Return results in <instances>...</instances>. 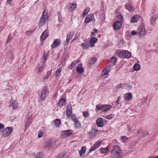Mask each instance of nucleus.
<instances>
[{
    "label": "nucleus",
    "instance_id": "4c0bfd02",
    "mask_svg": "<svg viewBox=\"0 0 158 158\" xmlns=\"http://www.w3.org/2000/svg\"><path fill=\"white\" fill-rule=\"evenodd\" d=\"M60 121L59 119H56L55 121V125L56 127H58L59 126V124H60Z\"/></svg>",
    "mask_w": 158,
    "mask_h": 158
},
{
    "label": "nucleus",
    "instance_id": "09e8293b",
    "mask_svg": "<svg viewBox=\"0 0 158 158\" xmlns=\"http://www.w3.org/2000/svg\"><path fill=\"white\" fill-rule=\"evenodd\" d=\"M116 18L118 20V21H121V20L123 19V17L122 15H119L117 16Z\"/></svg>",
    "mask_w": 158,
    "mask_h": 158
},
{
    "label": "nucleus",
    "instance_id": "0eeeda50",
    "mask_svg": "<svg viewBox=\"0 0 158 158\" xmlns=\"http://www.w3.org/2000/svg\"><path fill=\"white\" fill-rule=\"evenodd\" d=\"M72 131L71 130H67L62 131L60 135L61 138H65L70 135L72 133Z\"/></svg>",
    "mask_w": 158,
    "mask_h": 158
},
{
    "label": "nucleus",
    "instance_id": "1a4fd4ad",
    "mask_svg": "<svg viewBox=\"0 0 158 158\" xmlns=\"http://www.w3.org/2000/svg\"><path fill=\"white\" fill-rule=\"evenodd\" d=\"M102 140H99L98 141L95 143H94L89 149V152H92L98 148L102 144Z\"/></svg>",
    "mask_w": 158,
    "mask_h": 158
},
{
    "label": "nucleus",
    "instance_id": "a878e982",
    "mask_svg": "<svg viewBox=\"0 0 158 158\" xmlns=\"http://www.w3.org/2000/svg\"><path fill=\"white\" fill-rule=\"evenodd\" d=\"M125 8L130 12L133 11L134 9L130 5L127 4L125 6Z\"/></svg>",
    "mask_w": 158,
    "mask_h": 158
},
{
    "label": "nucleus",
    "instance_id": "9b49d317",
    "mask_svg": "<svg viewBox=\"0 0 158 158\" xmlns=\"http://www.w3.org/2000/svg\"><path fill=\"white\" fill-rule=\"evenodd\" d=\"M19 103L17 100H14L10 102V107L11 106L13 109H16L19 107Z\"/></svg>",
    "mask_w": 158,
    "mask_h": 158
},
{
    "label": "nucleus",
    "instance_id": "de8ad7c7",
    "mask_svg": "<svg viewBox=\"0 0 158 158\" xmlns=\"http://www.w3.org/2000/svg\"><path fill=\"white\" fill-rule=\"evenodd\" d=\"M77 63V61H73L72 62L71 65L70 66L71 69H72L73 68Z\"/></svg>",
    "mask_w": 158,
    "mask_h": 158
},
{
    "label": "nucleus",
    "instance_id": "f3484780",
    "mask_svg": "<svg viewBox=\"0 0 158 158\" xmlns=\"http://www.w3.org/2000/svg\"><path fill=\"white\" fill-rule=\"evenodd\" d=\"M60 39H56L55 40L53 43L51 45V48H54L56 47L60 44Z\"/></svg>",
    "mask_w": 158,
    "mask_h": 158
},
{
    "label": "nucleus",
    "instance_id": "c756f323",
    "mask_svg": "<svg viewBox=\"0 0 158 158\" xmlns=\"http://www.w3.org/2000/svg\"><path fill=\"white\" fill-rule=\"evenodd\" d=\"M81 47L83 49L85 50L89 48V45L88 44L85 43L82 44H81Z\"/></svg>",
    "mask_w": 158,
    "mask_h": 158
},
{
    "label": "nucleus",
    "instance_id": "37998d69",
    "mask_svg": "<svg viewBox=\"0 0 158 158\" xmlns=\"http://www.w3.org/2000/svg\"><path fill=\"white\" fill-rule=\"evenodd\" d=\"M110 61L113 64H115L116 61V58L115 57H112L110 60Z\"/></svg>",
    "mask_w": 158,
    "mask_h": 158
},
{
    "label": "nucleus",
    "instance_id": "338daca9",
    "mask_svg": "<svg viewBox=\"0 0 158 158\" xmlns=\"http://www.w3.org/2000/svg\"><path fill=\"white\" fill-rule=\"evenodd\" d=\"M73 40H72L71 42H73Z\"/></svg>",
    "mask_w": 158,
    "mask_h": 158
},
{
    "label": "nucleus",
    "instance_id": "f704fd0d",
    "mask_svg": "<svg viewBox=\"0 0 158 158\" xmlns=\"http://www.w3.org/2000/svg\"><path fill=\"white\" fill-rule=\"evenodd\" d=\"M62 68H59L56 71V72L55 76L56 77H58L60 74V72L61 71Z\"/></svg>",
    "mask_w": 158,
    "mask_h": 158
},
{
    "label": "nucleus",
    "instance_id": "412c9836",
    "mask_svg": "<svg viewBox=\"0 0 158 158\" xmlns=\"http://www.w3.org/2000/svg\"><path fill=\"white\" fill-rule=\"evenodd\" d=\"M123 98L127 100H131L132 98V94L131 93L125 94L123 95Z\"/></svg>",
    "mask_w": 158,
    "mask_h": 158
},
{
    "label": "nucleus",
    "instance_id": "c85d7f7f",
    "mask_svg": "<svg viewBox=\"0 0 158 158\" xmlns=\"http://www.w3.org/2000/svg\"><path fill=\"white\" fill-rule=\"evenodd\" d=\"M140 65L136 63L134 65L133 69L135 71H138L140 70Z\"/></svg>",
    "mask_w": 158,
    "mask_h": 158
},
{
    "label": "nucleus",
    "instance_id": "3c124183",
    "mask_svg": "<svg viewBox=\"0 0 158 158\" xmlns=\"http://www.w3.org/2000/svg\"><path fill=\"white\" fill-rule=\"evenodd\" d=\"M131 34L132 35H138V31H132L131 32Z\"/></svg>",
    "mask_w": 158,
    "mask_h": 158
},
{
    "label": "nucleus",
    "instance_id": "ddd939ff",
    "mask_svg": "<svg viewBox=\"0 0 158 158\" xmlns=\"http://www.w3.org/2000/svg\"><path fill=\"white\" fill-rule=\"evenodd\" d=\"M94 18V15L93 14H90L86 17L85 22V23H89L92 21Z\"/></svg>",
    "mask_w": 158,
    "mask_h": 158
},
{
    "label": "nucleus",
    "instance_id": "58836bf2",
    "mask_svg": "<svg viewBox=\"0 0 158 158\" xmlns=\"http://www.w3.org/2000/svg\"><path fill=\"white\" fill-rule=\"evenodd\" d=\"M132 85L131 84L129 83H127L126 85V89L128 90H129L132 89Z\"/></svg>",
    "mask_w": 158,
    "mask_h": 158
},
{
    "label": "nucleus",
    "instance_id": "b1692460",
    "mask_svg": "<svg viewBox=\"0 0 158 158\" xmlns=\"http://www.w3.org/2000/svg\"><path fill=\"white\" fill-rule=\"evenodd\" d=\"M96 123L98 127H102L103 126V120L101 118H98L96 121Z\"/></svg>",
    "mask_w": 158,
    "mask_h": 158
},
{
    "label": "nucleus",
    "instance_id": "8fccbe9b",
    "mask_svg": "<svg viewBox=\"0 0 158 158\" xmlns=\"http://www.w3.org/2000/svg\"><path fill=\"white\" fill-rule=\"evenodd\" d=\"M72 119L73 122H74V123H75L78 121L77 119L76 118V117L74 116H72Z\"/></svg>",
    "mask_w": 158,
    "mask_h": 158
},
{
    "label": "nucleus",
    "instance_id": "c9c22d12",
    "mask_svg": "<svg viewBox=\"0 0 158 158\" xmlns=\"http://www.w3.org/2000/svg\"><path fill=\"white\" fill-rule=\"evenodd\" d=\"M65 155L64 152H62L56 156V158H64Z\"/></svg>",
    "mask_w": 158,
    "mask_h": 158
},
{
    "label": "nucleus",
    "instance_id": "603ef678",
    "mask_svg": "<svg viewBox=\"0 0 158 158\" xmlns=\"http://www.w3.org/2000/svg\"><path fill=\"white\" fill-rule=\"evenodd\" d=\"M51 71H49L48 72L46 73V78H48V77L51 74Z\"/></svg>",
    "mask_w": 158,
    "mask_h": 158
},
{
    "label": "nucleus",
    "instance_id": "5fc2aeb1",
    "mask_svg": "<svg viewBox=\"0 0 158 158\" xmlns=\"http://www.w3.org/2000/svg\"><path fill=\"white\" fill-rule=\"evenodd\" d=\"M43 131H41L38 134V137L39 138H41L43 136Z\"/></svg>",
    "mask_w": 158,
    "mask_h": 158
},
{
    "label": "nucleus",
    "instance_id": "a18cd8bd",
    "mask_svg": "<svg viewBox=\"0 0 158 158\" xmlns=\"http://www.w3.org/2000/svg\"><path fill=\"white\" fill-rule=\"evenodd\" d=\"M36 156L37 158H41L43 156V154L41 152L38 153L37 154Z\"/></svg>",
    "mask_w": 158,
    "mask_h": 158
},
{
    "label": "nucleus",
    "instance_id": "20e7f679",
    "mask_svg": "<svg viewBox=\"0 0 158 158\" xmlns=\"http://www.w3.org/2000/svg\"><path fill=\"white\" fill-rule=\"evenodd\" d=\"M48 18V11L47 10H45L43 13L42 16L41 17L39 23L40 26H42L44 24L46 20Z\"/></svg>",
    "mask_w": 158,
    "mask_h": 158
},
{
    "label": "nucleus",
    "instance_id": "dca6fc26",
    "mask_svg": "<svg viewBox=\"0 0 158 158\" xmlns=\"http://www.w3.org/2000/svg\"><path fill=\"white\" fill-rule=\"evenodd\" d=\"M77 6L76 3L74 2L69 5L68 6L67 8L71 11H73L76 8Z\"/></svg>",
    "mask_w": 158,
    "mask_h": 158
},
{
    "label": "nucleus",
    "instance_id": "5701e85b",
    "mask_svg": "<svg viewBox=\"0 0 158 158\" xmlns=\"http://www.w3.org/2000/svg\"><path fill=\"white\" fill-rule=\"evenodd\" d=\"M77 72L79 73H82L83 72V69L82 67V64H79L76 68Z\"/></svg>",
    "mask_w": 158,
    "mask_h": 158
},
{
    "label": "nucleus",
    "instance_id": "7c9ffc66",
    "mask_svg": "<svg viewBox=\"0 0 158 158\" xmlns=\"http://www.w3.org/2000/svg\"><path fill=\"white\" fill-rule=\"evenodd\" d=\"M90 9L89 7H86L82 14V16L84 17L90 11Z\"/></svg>",
    "mask_w": 158,
    "mask_h": 158
},
{
    "label": "nucleus",
    "instance_id": "f8f14e48",
    "mask_svg": "<svg viewBox=\"0 0 158 158\" xmlns=\"http://www.w3.org/2000/svg\"><path fill=\"white\" fill-rule=\"evenodd\" d=\"M122 25L121 21H116L113 24L114 28L115 30H118L120 29Z\"/></svg>",
    "mask_w": 158,
    "mask_h": 158
},
{
    "label": "nucleus",
    "instance_id": "79ce46f5",
    "mask_svg": "<svg viewBox=\"0 0 158 158\" xmlns=\"http://www.w3.org/2000/svg\"><path fill=\"white\" fill-rule=\"evenodd\" d=\"M44 66L43 65H42L41 66L38 67V69L37 73H40L41 72H42L44 68Z\"/></svg>",
    "mask_w": 158,
    "mask_h": 158
},
{
    "label": "nucleus",
    "instance_id": "393cba45",
    "mask_svg": "<svg viewBox=\"0 0 158 158\" xmlns=\"http://www.w3.org/2000/svg\"><path fill=\"white\" fill-rule=\"evenodd\" d=\"M65 100L64 99H61L59 101L58 106H61L65 105Z\"/></svg>",
    "mask_w": 158,
    "mask_h": 158
},
{
    "label": "nucleus",
    "instance_id": "6ab92c4d",
    "mask_svg": "<svg viewBox=\"0 0 158 158\" xmlns=\"http://www.w3.org/2000/svg\"><path fill=\"white\" fill-rule=\"evenodd\" d=\"M98 39L96 37H92L90 40L89 44L91 47H93L94 45V44L97 42Z\"/></svg>",
    "mask_w": 158,
    "mask_h": 158
},
{
    "label": "nucleus",
    "instance_id": "4be33fe9",
    "mask_svg": "<svg viewBox=\"0 0 158 158\" xmlns=\"http://www.w3.org/2000/svg\"><path fill=\"white\" fill-rule=\"evenodd\" d=\"M74 33L73 32H71L69 33L67 35V38L66 41L67 43H69L71 39H72Z\"/></svg>",
    "mask_w": 158,
    "mask_h": 158
},
{
    "label": "nucleus",
    "instance_id": "72a5a7b5",
    "mask_svg": "<svg viewBox=\"0 0 158 158\" xmlns=\"http://www.w3.org/2000/svg\"><path fill=\"white\" fill-rule=\"evenodd\" d=\"M128 138L126 136H122L121 137V140L123 143H125L128 140Z\"/></svg>",
    "mask_w": 158,
    "mask_h": 158
},
{
    "label": "nucleus",
    "instance_id": "bb28decb",
    "mask_svg": "<svg viewBox=\"0 0 158 158\" xmlns=\"http://www.w3.org/2000/svg\"><path fill=\"white\" fill-rule=\"evenodd\" d=\"M53 142L52 140L47 141L46 142L45 147L47 148H49L52 145Z\"/></svg>",
    "mask_w": 158,
    "mask_h": 158
},
{
    "label": "nucleus",
    "instance_id": "4d7b16f0",
    "mask_svg": "<svg viewBox=\"0 0 158 158\" xmlns=\"http://www.w3.org/2000/svg\"><path fill=\"white\" fill-rule=\"evenodd\" d=\"M121 96H119L118 98H117V100L116 101V102L117 103V104H119V101H120L121 100Z\"/></svg>",
    "mask_w": 158,
    "mask_h": 158
},
{
    "label": "nucleus",
    "instance_id": "864d4df0",
    "mask_svg": "<svg viewBox=\"0 0 158 158\" xmlns=\"http://www.w3.org/2000/svg\"><path fill=\"white\" fill-rule=\"evenodd\" d=\"M89 114V113L87 111L84 112L83 113V115L84 117H86Z\"/></svg>",
    "mask_w": 158,
    "mask_h": 158
},
{
    "label": "nucleus",
    "instance_id": "9d476101",
    "mask_svg": "<svg viewBox=\"0 0 158 158\" xmlns=\"http://www.w3.org/2000/svg\"><path fill=\"white\" fill-rule=\"evenodd\" d=\"M48 93V90L47 87H44L40 96V99L43 100L46 97L47 94Z\"/></svg>",
    "mask_w": 158,
    "mask_h": 158
},
{
    "label": "nucleus",
    "instance_id": "e433bc0d",
    "mask_svg": "<svg viewBox=\"0 0 158 158\" xmlns=\"http://www.w3.org/2000/svg\"><path fill=\"white\" fill-rule=\"evenodd\" d=\"M114 117V114H110L108 115H106L104 117V118L108 119H111L113 118Z\"/></svg>",
    "mask_w": 158,
    "mask_h": 158
},
{
    "label": "nucleus",
    "instance_id": "7ed1b4c3",
    "mask_svg": "<svg viewBox=\"0 0 158 158\" xmlns=\"http://www.w3.org/2000/svg\"><path fill=\"white\" fill-rule=\"evenodd\" d=\"M138 35L140 37H143L145 36L147 33V30L143 25H140L138 29Z\"/></svg>",
    "mask_w": 158,
    "mask_h": 158
},
{
    "label": "nucleus",
    "instance_id": "cd10ccee",
    "mask_svg": "<svg viewBox=\"0 0 158 158\" xmlns=\"http://www.w3.org/2000/svg\"><path fill=\"white\" fill-rule=\"evenodd\" d=\"M157 17V15H155L152 17L151 19V23L152 24H153L155 23L156 19Z\"/></svg>",
    "mask_w": 158,
    "mask_h": 158
},
{
    "label": "nucleus",
    "instance_id": "2f4dec72",
    "mask_svg": "<svg viewBox=\"0 0 158 158\" xmlns=\"http://www.w3.org/2000/svg\"><path fill=\"white\" fill-rule=\"evenodd\" d=\"M109 148L107 147L105 148H102L100 149V151L102 153H105L108 150Z\"/></svg>",
    "mask_w": 158,
    "mask_h": 158
},
{
    "label": "nucleus",
    "instance_id": "a211bd4d",
    "mask_svg": "<svg viewBox=\"0 0 158 158\" xmlns=\"http://www.w3.org/2000/svg\"><path fill=\"white\" fill-rule=\"evenodd\" d=\"M48 35V32L47 30H46L42 33L40 39L41 40L43 41L47 38Z\"/></svg>",
    "mask_w": 158,
    "mask_h": 158
},
{
    "label": "nucleus",
    "instance_id": "e2e57ef3",
    "mask_svg": "<svg viewBox=\"0 0 158 158\" xmlns=\"http://www.w3.org/2000/svg\"><path fill=\"white\" fill-rule=\"evenodd\" d=\"M58 18L59 20H60L61 19V16L60 14L58 15Z\"/></svg>",
    "mask_w": 158,
    "mask_h": 158
},
{
    "label": "nucleus",
    "instance_id": "f03ea898",
    "mask_svg": "<svg viewBox=\"0 0 158 158\" xmlns=\"http://www.w3.org/2000/svg\"><path fill=\"white\" fill-rule=\"evenodd\" d=\"M111 108L112 106L110 105L99 104L96 106L95 110L98 111L101 110L103 112H106L109 110Z\"/></svg>",
    "mask_w": 158,
    "mask_h": 158
},
{
    "label": "nucleus",
    "instance_id": "6e6552de",
    "mask_svg": "<svg viewBox=\"0 0 158 158\" xmlns=\"http://www.w3.org/2000/svg\"><path fill=\"white\" fill-rule=\"evenodd\" d=\"M109 67H106L103 70L101 75V78L105 79L108 77L109 72Z\"/></svg>",
    "mask_w": 158,
    "mask_h": 158
},
{
    "label": "nucleus",
    "instance_id": "2eb2a0df",
    "mask_svg": "<svg viewBox=\"0 0 158 158\" xmlns=\"http://www.w3.org/2000/svg\"><path fill=\"white\" fill-rule=\"evenodd\" d=\"M72 106L70 104L67 105L66 112V115L68 118L72 115Z\"/></svg>",
    "mask_w": 158,
    "mask_h": 158
},
{
    "label": "nucleus",
    "instance_id": "ea45409f",
    "mask_svg": "<svg viewBox=\"0 0 158 158\" xmlns=\"http://www.w3.org/2000/svg\"><path fill=\"white\" fill-rule=\"evenodd\" d=\"M74 123V126L76 128H78L81 127V124L78 121Z\"/></svg>",
    "mask_w": 158,
    "mask_h": 158
},
{
    "label": "nucleus",
    "instance_id": "bf43d9fd",
    "mask_svg": "<svg viewBox=\"0 0 158 158\" xmlns=\"http://www.w3.org/2000/svg\"><path fill=\"white\" fill-rule=\"evenodd\" d=\"M105 15H103L102 17H100V19L102 20H105Z\"/></svg>",
    "mask_w": 158,
    "mask_h": 158
},
{
    "label": "nucleus",
    "instance_id": "a19ab883",
    "mask_svg": "<svg viewBox=\"0 0 158 158\" xmlns=\"http://www.w3.org/2000/svg\"><path fill=\"white\" fill-rule=\"evenodd\" d=\"M96 58H92L89 61V63L90 64H93L96 61Z\"/></svg>",
    "mask_w": 158,
    "mask_h": 158
},
{
    "label": "nucleus",
    "instance_id": "473e14b6",
    "mask_svg": "<svg viewBox=\"0 0 158 158\" xmlns=\"http://www.w3.org/2000/svg\"><path fill=\"white\" fill-rule=\"evenodd\" d=\"M98 30L97 29H94L91 33V36H95L98 34Z\"/></svg>",
    "mask_w": 158,
    "mask_h": 158
},
{
    "label": "nucleus",
    "instance_id": "aec40b11",
    "mask_svg": "<svg viewBox=\"0 0 158 158\" xmlns=\"http://www.w3.org/2000/svg\"><path fill=\"white\" fill-rule=\"evenodd\" d=\"M140 16L138 15H135L132 17L131 20V22L132 23H135L137 22L139 20Z\"/></svg>",
    "mask_w": 158,
    "mask_h": 158
},
{
    "label": "nucleus",
    "instance_id": "69168bd1",
    "mask_svg": "<svg viewBox=\"0 0 158 158\" xmlns=\"http://www.w3.org/2000/svg\"><path fill=\"white\" fill-rule=\"evenodd\" d=\"M150 158H158V156L151 157Z\"/></svg>",
    "mask_w": 158,
    "mask_h": 158
},
{
    "label": "nucleus",
    "instance_id": "6e6d98bb",
    "mask_svg": "<svg viewBox=\"0 0 158 158\" xmlns=\"http://www.w3.org/2000/svg\"><path fill=\"white\" fill-rule=\"evenodd\" d=\"M143 131L141 129L138 130L137 131V133L138 134H141V135L143 133Z\"/></svg>",
    "mask_w": 158,
    "mask_h": 158
},
{
    "label": "nucleus",
    "instance_id": "680f3d73",
    "mask_svg": "<svg viewBox=\"0 0 158 158\" xmlns=\"http://www.w3.org/2000/svg\"><path fill=\"white\" fill-rule=\"evenodd\" d=\"M12 0H7V3L9 4L10 3V2L12 1Z\"/></svg>",
    "mask_w": 158,
    "mask_h": 158
},
{
    "label": "nucleus",
    "instance_id": "13d9d810",
    "mask_svg": "<svg viewBox=\"0 0 158 158\" xmlns=\"http://www.w3.org/2000/svg\"><path fill=\"white\" fill-rule=\"evenodd\" d=\"M4 127V125L3 124L0 123V130L3 129Z\"/></svg>",
    "mask_w": 158,
    "mask_h": 158
},
{
    "label": "nucleus",
    "instance_id": "c03bdc74",
    "mask_svg": "<svg viewBox=\"0 0 158 158\" xmlns=\"http://www.w3.org/2000/svg\"><path fill=\"white\" fill-rule=\"evenodd\" d=\"M149 135V133L146 131H143V133L142 134L141 136L143 137H145L146 136H148Z\"/></svg>",
    "mask_w": 158,
    "mask_h": 158
},
{
    "label": "nucleus",
    "instance_id": "052dcab7",
    "mask_svg": "<svg viewBox=\"0 0 158 158\" xmlns=\"http://www.w3.org/2000/svg\"><path fill=\"white\" fill-rule=\"evenodd\" d=\"M132 127L130 126H129L127 127V129H128V130L129 131H130L131 130H132Z\"/></svg>",
    "mask_w": 158,
    "mask_h": 158
},
{
    "label": "nucleus",
    "instance_id": "f257e3e1",
    "mask_svg": "<svg viewBox=\"0 0 158 158\" xmlns=\"http://www.w3.org/2000/svg\"><path fill=\"white\" fill-rule=\"evenodd\" d=\"M111 158H119L121 155V150L117 145H115L111 151Z\"/></svg>",
    "mask_w": 158,
    "mask_h": 158
},
{
    "label": "nucleus",
    "instance_id": "39448f33",
    "mask_svg": "<svg viewBox=\"0 0 158 158\" xmlns=\"http://www.w3.org/2000/svg\"><path fill=\"white\" fill-rule=\"evenodd\" d=\"M13 128L11 127H7L1 133L2 137H7L11 133Z\"/></svg>",
    "mask_w": 158,
    "mask_h": 158
},
{
    "label": "nucleus",
    "instance_id": "49530a36",
    "mask_svg": "<svg viewBox=\"0 0 158 158\" xmlns=\"http://www.w3.org/2000/svg\"><path fill=\"white\" fill-rule=\"evenodd\" d=\"M92 131L94 135H95L98 132V130L96 129H94L92 130Z\"/></svg>",
    "mask_w": 158,
    "mask_h": 158
},
{
    "label": "nucleus",
    "instance_id": "423d86ee",
    "mask_svg": "<svg viewBox=\"0 0 158 158\" xmlns=\"http://www.w3.org/2000/svg\"><path fill=\"white\" fill-rule=\"evenodd\" d=\"M118 54L119 57L123 58H129L131 56V53L127 50L118 52Z\"/></svg>",
    "mask_w": 158,
    "mask_h": 158
},
{
    "label": "nucleus",
    "instance_id": "0e129e2a",
    "mask_svg": "<svg viewBox=\"0 0 158 158\" xmlns=\"http://www.w3.org/2000/svg\"><path fill=\"white\" fill-rule=\"evenodd\" d=\"M47 56H44V57H43V59L44 60H46V59H47Z\"/></svg>",
    "mask_w": 158,
    "mask_h": 158
},
{
    "label": "nucleus",
    "instance_id": "4468645a",
    "mask_svg": "<svg viewBox=\"0 0 158 158\" xmlns=\"http://www.w3.org/2000/svg\"><path fill=\"white\" fill-rule=\"evenodd\" d=\"M86 150V148L85 146L82 147L79 151L80 156L81 157H84Z\"/></svg>",
    "mask_w": 158,
    "mask_h": 158
}]
</instances>
